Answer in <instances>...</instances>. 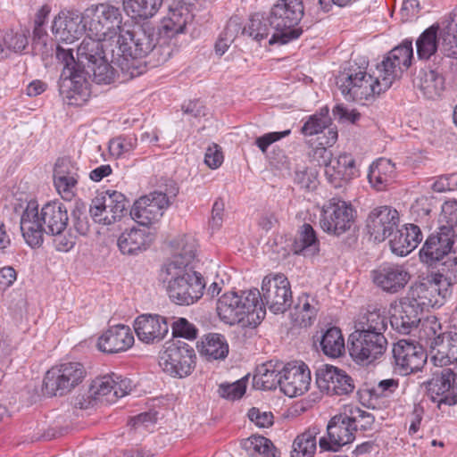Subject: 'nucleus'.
Masks as SVG:
<instances>
[{
    "label": "nucleus",
    "instance_id": "f257e3e1",
    "mask_svg": "<svg viewBox=\"0 0 457 457\" xmlns=\"http://www.w3.org/2000/svg\"><path fill=\"white\" fill-rule=\"evenodd\" d=\"M68 222V211L62 203L48 202L38 211L36 202H29L21 215L20 228L26 244L32 248L43 244L46 233L55 237L56 250L68 252L75 245L73 236L62 237Z\"/></svg>",
    "mask_w": 457,
    "mask_h": 457
},
{
    "label": "nucleus",
    "instance_id": "f03ea898",
    "mask_svg": "<svg viewBox=\"0 0 457 457\" xmlns=\"http://www.w3.org/2000/svg\"><path fill=\"white\" fill-rule=\"evenodd\" d=\"M117 44L125 60H138L149 55L153 66L166 62L172 54V47L162 46L159 38L156 41L154 29L148 26L122 29Z\"/></svg>",
    "mask_w": 457,
    "mask_h": 457
},
{
    "label": "nucleus",
    "instance_id": "7ed1b4c3",
    "mask_svg": "<svg viewBox=\"0 0 457 457\" xmlns=\"http://www.w3.org/2000/svg\"><path fill=\"white\" fill-rule=\"evenodd\" d=\"M259 298L260 291L256 288L241 291L240 294L234 291L223 294L216 305L219 319L229 326L244 322L246 319L249 325L256 326L266 315Z\"/></svg>",
    "mask_w": 457,
    "mask_h": 457
},
{
    "label": "nucleus",
    "instance_id": "20e7f679",
    "mask_svg": "<svg viewBox=\"0 0 457 457\" xmlns=\"http://www.w3.org/2000/svg\"><path fill=\"white\" fill-rule=\"evenodd\" d=\"M162 283L170 299L179 305H190L202 298L205 281L201 273L193 268L165 263L160 272Z\"/></svg>",
    "mask_w": 457,
    "mask_h": 457
},
{
    "label": "nucleus",
    "instance_id": "39448f33",
    "mask_svg": "<svg viewBox=\"0 0 457 457\" xmlns=\"http://www.w3.org/2000/svg\"><path fill=\"white\" fill-rule=\"evenodd\" d=\"M440 49L450 58L457 59V10L426 29L416 40L417 56L428 61Z\"/></svg>",
    "mask_w": 457,
    "mask_h": 457
},
{
    "label": "nucleus",
    "instance_id": "423d86ee",
    "mask_svg": "<svg viewBox=\"0 0 457 457\" xmlns=\"http://www.w3.org/2000/svg\"><path fill=\"white\" fill-rule=\"evenodd\" d=\"M269 14L270 26L274 30L270 45H285L302 35L303 29L297 27L304 14L302 0H278Z\"/></svg>",
    "mask_w": 457,
    "mask_h": 457
},
{
    "label": "nucleus",
    "instance_id": "0eeeda50",
    "mask_svg": "<svg viewBox=\"0 0 457 457\" xmlns=\"http://www.w3.org/2000/svg\"><path fill=\"white\" fill-rule=\"evenodd\" d=\"M380 73L374 78L367 73L366 68L356 62H349L344 71L337 77V85L342 95L347 100H368L375 95H379L388 88L381 86Z\"/></svg>",
    "mask_w": 457,
    "mask_h": 457
},
{
    "label": "nucleus",
    "instance_id": "6e6552de",
    "mask_svg": "<svg viewBox=\"0 0 457 457\" xmlns=\"http://www.w3.org/2000/svg\"><path fill=\"white\" fill-rule=\"evenodd\" d=\"M387 340L383 333L355 329L348 337V350L357 363H371L386 351Z\"/></svg>",
    "mask_w": 457,
    "mask_h": 457
},
{
    "label": "nucleus",
    "instance_id": "1a4fd4ad",
    "mask_svg": "<svg viewBox=\"0 0 457 457\" xmlns=\"http://www.w3.org/2000/svg\"><path fill=\"white\" fill-rule=\"evenodd\" d=\"M84 365L79 361H67L47 370L44 386L51 395H64L79 386L86 378Z\"/></svg>",
    "mask_w": 457,
    "mask_h": 457
},
{
    "label": "nucleus",
    "instance_id": "9d476101",
    "mask_svg": "<svg viewBox=\"0 0 457 457\" xmlns=\"http://www.w3.org/2000/svg\"><path fill=\"white\" fill-rule=\"evenodd\" d=\"M129 203L118 191H102L92 199L89 213L96 223L111 225L120 220L128 212Z\"/></svg>",
    "mask_w": 457,
    "mask_h": 457
},
{
    "label": "nucleus",
    "instance_id": "9b49d317",
    "mask_svg": "<svg viewBox=\"0 0 457 457\" xmlns=\"http://www.w3.org/2000/svg\"><path fill=\"white\" fill-rule=\"evenodd\" d=\"M89 35L98 38H112L122 29V16L118 7L101 4L85 12Z\"/></svg>",
    "mask_w": 457,
    "mask_h": 457
},
{
    "label": "nucleus",
    "instance_id": "f8f14e48",
    "mask_svg": "<svg viewBox=\"0 0 457 457\" xmlns=\"http://www.w3.org/2000/svg\"><path fill=\"white\" fill-rule=\"evenodd\" d=\"M413 60L412 40L404 39L378 65V71L382 77L380 87L389 88L393 82L401 78L403 73L411 67Z\"/></svg>",
    "mask_w": 457,
    "mask_h": 457
},
{
    "label": "nucleus",
    "instance_id": "ddd939ff",
    "mask_svg": "<svg viewBox=\"0 0 457 457\" xmlns=\"http://www.w3.org/2000/svg\"><path fill=\"white\" fill-rule=\"evenodd\" d=\"M448 295L449 288L432 274L411 286L404 298L421 314L425 309L443 305Z\"/></svg>",
    "mask_w": 457,
    "mask_h": 457
},
{
    "label": "nucleus",
    "instance_id": "4468645a",
    "mask_svg": "<svg viewBox=\"0 0 457 457\" xmlns=\"http://www.w3.org/2000/svg\"><path fill=\"white\" fill-rule=\"evenodd\" d=\"M259 302L273 313H283L292 304V291L287 278L283 274L268 275L262 283Z\"/></svg>",
    "mask_w": 457,
    "mask_h": 457
},
{
    "label": "nucleus",
    "instance_id": "2eb2a0df",
    "mask_svg": "<svg viewBox=\"0 0 457 457\" xmlns=\"http://www.w3.org/2000/svg\"><path fill=\"white\" fill-rule=\"evenodd\" d=\"M189 7L183 2H173L169 5L167 15L162 20L158 36L162 46L179 47V36L185 32L187 24L192 20Z\"/></svg>",
    "mask_w": 457,
    "mask_h": 457
},
{
    "label": "nucleus",
    "instance_id": "dca6fc26",
    "mask_svg": "<svg viewBox=\"0 0 457 457\" xmlns=\"http://www.w3.org/2000/svg\"><path fill=\"white\" fill-rule=\"evenodd\" d=\"M195 350L186 343H171L160 354L159 365L173 378H185L191 374L195 365Z\"/></svg>",
    "mask_w": 457,
    "mask_h": 457
},
{
    "label": "nucleus",
    "instance_id": "f3484780",
    "mask_svg": "<svg viewBox=\"0 0 457 457\" xmlns=\"http://www.w3.org/2000/svg\"><path fill=\"white\" fill-rule=\"evenodd\" d=\"M353 220L352 205L332 198L323 206L320 223L325 232L339 236L351 228Z\"/></svg>",
    "mask_w": 457,
    "mask_h": 457
},
{
    "label": "nucleus",
    "instance_id": "a211bd4d",
    "mask_svg": "<svg viewBox=\"0 0 457 457\" xmlns=\"http://www.w3.org/2000/svg\"><path fill=\"white\" fill-rule=\"evenodd\" d=\"M170 204V199L165 193L154 191L137 199L129 214L137 223L147 227L157 221Z\"/></svg>",
    "mask_w": 457,
    "mask_h": 457
},
{
    "label": "nucleus",
    "instance_id": "6ab92c4d",
    "mask_svg": "<svg viewBox=\"0 0 457 457\" xmlns=\"http://www.w3.org/2000/svg\"><path fill=\"white\" fill-rule=\"evenodd\" d=\"M354 438V427L343 409V411L329 420L327 426V436L320 438L319 445L321 451L338 452L344 445L352 443Z\"/></svg>",
    "mask_w": 457,
    "mask_h": 457
},
{
    "label": "nucleus",
    "instance_id": "aec40b11",
    "mask_svg": "<svg viewBox=\"0 0 457 457\" xmlns=\"http://www.w3.org/2000/svg\"><path fill=\"white\" fill-rule=\"evenodd\" d=\"M400 221L398 212L388 205L375 207L366 220V228L370 237L376 242H383L397 229Z\"/></svg>",
    "mask_w": 457,
    "mask_h": 457
},
{
    "label": "nucleus",
    "instance_id": "412c9836",
    "mask_svg": "<svg viewBox=\"0 0 457 457\" xmlns=\"http://www.w3.org/2000/svg\"><path fill=\"white\" fill-rule=\"evenodd\" d=\"M395 365L402 375L420 370L427 362V353L423 347L412 341L402 339L393 347Z\"/></svg>",
    "mask_w": 457,
    "mask_h": 457
},
{
    "label": "nucleus",
    "instance_id": "4be33fe9",
    "mask_svg": "<svg viewBox=\"0 0 457 457\" xmlns=\"http://www.w3.org/2000/svg\"><path fill=\"white\" fill-rule=\"evenodd\" d=\"M51 29L56 40L72 43L87 31L86 13L62 11L54 17Z\"/></svg>",
    "mask_w": 457,
    "mask_h": 457
},
{
    "label": "nucleus",
    "instance_id": "5701e85b",
    "mask_svg": "<svg viewBox=\"0 0 457 457\" xmlns=\"http://www.w3.org/2000/svg\"><path fill=\"white\" fill-rule=\"evenodd\" d=\"M316 384L319 389L328 395H342L354 389L353 378L341 369L324 365L316 371Z\"/></svg>",
    "mask_w": 457,
    "mask_h": 457
},
{
    "label": "nucleus",
    "instance_id": "b1692460",
    "mask_svg": "<svg viewBox=\"0 0 457 457\" xmlns=\"http://www.w3.org/2000/svg\"><path fill=\"white\" fill-rule=\"evenodd\" d=\"M457 378V371L452 367H443L433 373V378L428 384V395L438 407L442 404L454 405L457 398L451 390Z\"/></svg>",
    "mask_w": 457,
    "mask_h": 457
},
{
    "label": "nucleus",
    "instance_id": "393cba45",
    "mask_svg": "<svg viewBox=\"0 0 457 457\" xmlns=\"http://www.w3.org/2000/svg\"><path fill=\"white\" fill-rule=\"evenodd\" d=\"M323 157L329 158L325 162V176L328 183L335 188L344 187L355 175L354 159L351 154H343L337 158H330L331 153L322 149Z\"/></svg>",
    "mask_w": 457,
    "mask_h": 457
},
{
    "label": "nucleus",
    "instance_id": "a878e982",
    "mask_svg": "<svg viewBox=\"0 0 457 457\" xmlns=\"http://www.w3.org/2000/svg\"><path fill=\"white\" fill-rule=\"evenodd\" d=\"M454 231L450 227H439L438 231L431 234L423 245L420 254L423 262L432 264L440 262L452 252Z\"/></svg>",
    "mask_w": 457,
    "mask_h": 457
},
{
    "label": "nucleus",
    "instance_id": "bb28decb",
    "mask_svg": "<svg viewBox=\"0 0 457 457\" xmlns=\"http://www.w3.org/2000/svg\"><path fill=\"white\" fill-rule=\"evenodd\" d=\"M281 391L289 397L303 395L311 385V371L303 362L287 363L282 367Z\"/></svg>",
    "mask_w": 457,
    "mask_h": 457
},
{
    "label": "nucleus",
    "instance_id": "cd10ccee",
    "mask_svg": "<svg viewBox=\"0 0 457 457\" xmlns=\"http://www.w3.org/2000/svg\"><path fill=\"white\" fill-rule=\"evenodd\" d=\"M137 338L145 344L161 342L169 332L167 319L158 314H142L134 321Z\"/></svg>",
    "mask_w": 457,
    "mask_h": 457
},
{
    "label": "nucleus",
    "instance_id": "c85d7f7f",
    "mask_svg": "<svg viewBox=\"0 0 457 457\" xmlns=\"http://www.w3.org/2000/svg\"><path fill=\"white\" fill-rule=\"evenodd\" d=\"M411 278L407 270L398 264H384L372 271L373 282L383 291L395 294L403 289Z\"/></svg>",
    "mask_w": 457,
    "mask_h": 457
},
{
    "label": "nucleus",
    "instance_id": "c756f323",
    "mask_svg": "<svg viewBox=\"0 0 457 457\" xmlns=\"http://www.w3.org/2000/svg\"><path fill=\"white\" fill-rule=\"evenodd\" d=\"M78 168L67 158L58 159L54 169V184L61 197L71 201L77 190Z\"/></svg>",
    "mask_w": 457,
    "mask_h": 457
},
{
    "label": "nucleus",
    "instance_id": "7c9ffc66",
    "mask_svg": "<svg viewBox=\"0 0 457 457\" xmlns=\"http://www.w3.org/2000/svg\"><path fill=\"white\" fill-rule=\"evenodd\" d=\"M133 333L129 326L110 327L98 338L97 347L106 353L125 352L134 345Z\"/></svg>",
    "mask_w": 457,
    "mask_h": 457
},
{
    "label": "nucleus",
    "instance_id": "2f4dec72",
    "mask_svg": "<svg viewBox=\"0 0 457 457\" xmlns=\"http://www.w3.org/2000/svg\"><path fill=\"white\" fill-rule=\"evenodd\" d=\"M389 321L395 331L407 335L420 322V313L403 297L390 305Z\"/></svg>",
    "mask_w": 457,
    "mask_h": 457
},
{
    "label": "nucleus",
    "instance_id": "473e14b6",
    "mask_svg": "<svg viewBox=\"0 0 457 457\" xmlns=\"http://www.w3.org/2000/svg\"><path fill=\"white\" fill-rule=\"evenodd\" d=\"M422 239L420 228L414 224H407L401 229H396L390 239V248L394 253L405 256L413 251Z\"/></svg>",
    "mask_w": 457,
    "mask_h": 457
},
{
    "label": "nucleus",
    "instance_id": "72a5a7b5",
    "mask_svg": "<svg viewBox=\"0 0 457 457\" xmlns=\"http://www.w3.org/2000/svg\"><path fill=\"white\" fill-rule=\"evenodd\" d=\"M436 340V347L431 351V361L440 368L453 367L457 362V332H450L445 338Z\"/></svg>",
    "mask_w": 457,
    "mask_h": 457
},
{
    "label": "nucleus",
    "instance_id": "f704fd0d",
    "mask_svg": "<svg viewBox=\"0 0 457 457\" xmlns=\"http://www.w3.org/2000/svg\"><path fill=\"white\" fill-rule=\"evenodd\" d=\"M294 253L313 257L320 252V240L312 225L303 223L299 227L292 245Z\"/></svg>",
    "mask_w": 457,
    "mask_h": 457
},
{
    "label": "nucleus",
    "instance_id": "c9c22d12",
    "mask_svg": "<svg viewBox=\"0 0 457 457\" xmlns=\"http://www.w3.org/2000/svg\"><path fill=\"white\" fill-rule=\"evenodd\" d=\"M413 83L428 99L440 96L445 89V78L434 70H420Z\"/></svg>",
    "mask_w": 457,
    "mask_h": 457
},
{
    "label": "nucleus",
    "instance_id": "e433bc0d",
    "mask_svg": "<svg viewBox=\"0 0 457 457\" xmlns=\"http://www.w3.org/2000/svg\"><path fill=\"white\" fill-rule=\"evenodd\" d=\"M117 245L121 253L136 255L147 248L148 235L145 229L132 228L120 234Z\"/></svg>",
    "mask_w": 457,
    "mask_h": 457
},
{
    "label": "nucleus",
    "instance_id": "4c0bfd02",
    "mask_svg": "<svg viewBox=\"0 0 457 457\" xmlns=\"http://www.w3.org/2000/svg\"><path fill=\"white\" fill-rule=\"evenodd\" d=\"M395 176V164L388 159L380 158L370 165L368 179L374 188L382 191L394 181Z\"/></svg>",
    "mask_w": 457,
    "mask_h": 457
},
{
    "label": "nucleus",
    "instance_id": "58836bf2",
    "mask_svg": "<svg viewBox=\"0 0 457 457\" xmlns=\"http://www.w3.org/2000/svg\"><path fill=\"white\" fill-rule=\"evenodd\" d=\"M122 4L124 12L132 19L146 20L154 16L163 0H111Z\"/></svg>",
    "mask_w": 457,
    "mask_h": 457
},
{
    "label": "nucleus",
    "instance_id": "ea45409f",
    "mask_svg": "<svg viewBox=\"0 0 457 457\" xmlns=\"http://www.w3.org/2000/svg\"><path fill=\"white\" fill-rule=\"evenodd\" d=\"M281 363L274 364L269 361L257 368L253 376V385L262 390L276 389L278 386L281 388Z\"/></svg>",
    "mask_w": 457,
    "mask_h": 457
},
{
    "label": "nucleus",
    "instance_id": "a19ab883",
    "mask_svg": "<svg viewBox=\"0 0 457 457\" xmlns=\"http://www.w3.org/2000/svg\"><path fill=\"white\" fill-rule=\"evenodd\" d=\"M199 352L208 361L223 360L228 356V344L223 335L209 333L203 338Z\"/></svg>",
    "mask_w": 457,
    "mask_h": 457
},
{
    "label": "nucleus",
    "instance_id": "79ce46f5",
    "mask_svg": "<svg viewBox=\"0 0 457 457\" xmlns=\"http://www.w3.org/2000/svg\"><path fill=\"white\" fill-rule=\"evenodd\" d=\"M319 311L318 302L314 297L303 294L298 297L291 313L294 321L301 327H309L315 320Z\"/></svg>",
    "mask_w": 457,
    "mask_h": 457
},
{
    "label": "nucleus",
    "instance_id": "37998d69",
    "mask_svg": "<svg viewBox=\"0 0 457 457\" xmlns=\"http://www.w3.org/2000/svg\"><path fill=\"white\" fill-rule=\"evenodd\" d=\"M87 32V37L82 40L77 49L78 60L84 67L94 62H99L104 57L103 41L106 38H98Z\"/></svg>",
    "mask_w": 457,
    "mask_h": 457
},
{
    "label": "nucleus",
    "instance_id": "c03bdc74",
    "mask_svg": "<svg viewBox=\"0 0 457 457\" xmlns=\"http://www.w3.org/2000/svg\"><path fill=\"white\" fill-rule=\"evenodd\" d=\"M87 89L86 79L81 71H71L69 69L62 71L60 82V93L66 98L75 101L78 96Z\"/></svg>",
    "mask_w": 457,
    "mask_h": 457
},
{
    "label": "nucleus",
    "instance_id": "a18cd8bd",
    "mask_svg": "<svg viewBox=\"0 0 457 457\" xmlns=\"http://www.w3.org/2000/svg\"><path fill=\"white\" fill-rule=\"evenodd\" d=\"M197 243L192 236H183L177 244V250L167 263L192 268L190 265L196 255Z\"/></svg>",
    "mask_w": 457,
    "mask_h": 457
},
{
    "label": "nucleus",
    "instance_id": "49530a36",
    "mask_svg": "<svg viewBox=\"0 0 457 457\" xmlns=\"http://www.w3.org/2000/svg\"><path fill=\"white\" fill-rule=\"evenodd\" d=\"M324 354L337 358L345 353V340L341 330L337 327L328 328L320 342Z\"/></svg>",
    "mask_w": 457,
    "mask_h": 457
},
{
    "label": "nucleus",
    "instance_id": "de8ad7c7",
    "mask_svg": "<svg viewBox=\"0 0 457 457\" xmlns=\"http://www.w3.org/2000/svg\"><path fill=\"white\" fill-rule=\"evenodd\" d=\"M318 434L319 429L313 427L298 436L293 443L291 457H313L317 449Z\"/></svg>",
    "mask_w": 457,
    "mask_h": 457
},
{
    "label": "nucleus",
    "instance_id": "09e8293b",
    "mask_svg": "<svg viewBox=\"0 0 457 457\" xmlns=\"http://www.w3.org/2000/svg\"><path fill=\"white\" fill-rule=\"evenodd\" d=\"M242 447L253 457H278L272 442L262 436H253L242 442Z\"/></svg>",
    "mask_w": 457,
    "mask_h": 457
},
{
    "label": "nucleus",
    "instance_id": "8fccbe9b",
    "mask_svg": "<svg viewBox=\"0 0 457 457\" xmlns=\"http://www.w3.org/2000/svg\"><path fill=\"white\" fill-rule=\"evenodd\" d=\"M112 378V375L108 374L100 378H96L95 380H93L89 388L90 397L96 401L106 403H112L116 402V400H111V395L112 393H114L113 386L115 385Z\"/></svg>",
    "mask_w": 457,
    "mask_h": 457
},
{
    "label": "nucleus",
    "instance_id": "3c124183",
    "mask_svg": "<svg viewBox=\"0 0 457 457\" xmlns=\"http://www.w3.org/2000/svg\"><path fill=\"white\" fill-rule=\"evenodd\" d=\"M433 275L448 288L457 283V250H453L441 260L438 272Z\"/></svg>",
    "mask_w": 457,
    "mask_h": 457
},
{
    "label": "nucleus",
    "instance_id": "603ef678",
    "mask_svg": "<svg viewBox=\"0 0 457 457\" xmlns=\"http://www.w3.org/2000/svg\"><path fill=\"white\" fill-rule=\"evenodd\" d=\"M271 29H273L270 26V14L264 17L255 13L250 18L248 24L243 28L242 34H247L260 42L269 36Z\"/></svg>",
    "mask_w": 457,
    "mask_h": 457
},
{
    "label": "nucleus",
    "instance_id": "864d4df0",
    "mask_svg": "<svg viewBox=\"0 0 457 457\" xmlns=\"http://www.w3.org/2000/svg\"><path fill=\"white\" fill-rule=\"evenodd\" d=\"M330 122L331 120L328 116V109L325 107L320 110V113H315L308 117L301 129V132L306 137H312L328 128Z\"/></svg>",
    "mask_w": 457,
    "mask_h": 457
},
{
    "label": "nucleus",
    "instance_id": "5fc2aeb1",
    "mask_svg": "<svg viewBox=\"0 0 457 457\" xmlns=\"http://www.w3.org/2000/svg\"><path fill=\"white\" fill-rule=\"evenodd\" d=\"M87 73L92 74L93 80L97 84H110L114 80V69L108 63L105 57L99 62L87 64Z\"/></svg>",
    "mask_w": 457,
    "mask_h": 457
},
{
    "label": "nucleus",
    "instance_id": "6e6d98bb",
    "mask_svg": "<svg viewBox=\"0 0 457 457\" xmlns=\"http://www.w3.org/2000/svg\"><path fill=\"white\" fill-rule=\"evenodd\" d=\"M344 410L347 413L351 424L354 427V432L358 428L364 431L371 428L374 423V417L371 413L353 405H346Z\"/></svg>",
    "mask_w": 457,
    "mask_h": 457
},
{
    "label": "nucleus",
    "instance_id": "4d7b16f0",
    "mask_svg": "<svg viewBox=\"0 0 457 457\" xmlns=\"http://www.w3.org/2000/svg\"><path fill=\"white\" fill-rule=\"evenodd\" d=\"M386 318L379 310L369 311L356 326L355 329L381 332L386 329Z\"/></svg>",
    "mask_w": 457,
    "mask_h": 457
},
{
    "label": "nucleus",
    "instance_id": "13d9d810",
    "mask_svg": "<svg viewBox=\"0 0 457 457\" xmlns=\"http://www.w3.org/2000/svg\"><path fill=\"white\" fill-rule=\"evenodd\" d=\"M137 145L136 135H124L112 138L109 142L110 154L114 157H120L131 153Z\"/></svg>",
    "mask_w": 457,
    "mask_h": 457
},
{
    "label": "nucleus",
    "instance_id": "bf43d9fd",
    "mask_svg": "<svg viewBox=\"0 0 457 457\" xmlns=\"http://www.w3.org/2000/svg\"><path fill=\"white\" fill-rule=\"evenodd\" d=\"M421 330L423 337L426 338L427 343L429 344L431 351H434L436 347V339L437 338H445L446 334L441 333V324L436 317H430L425 320L421 324Z\"/></svg>",
    "mask_w": 457,
    "mask_h": 457
},
{
    "label": "nucleus",
    "instance_id": "052dcab7",
    "mask_svg": "<svg viewBox=\"0 0 457 457\" xmlns=\"http://www.w3.org/2000/svg\"><path fill=\"white\" fill-rule=\"evenodd\" d=\"M246 390V378H241L231 384H220L219 394L221 397L235 401L240 399Z\"/></svg>",
    "mask_w": 457,
    "mask_h": 457
},
{
    "label": "nucleus",
    "instance_id": "680f3d73",
    "mask_svg": "<svg viewBox=\"0 0 457 457\" xmlns=\"http://www.w3.org/2000/svg\"><path fill=\"white\" fill-rule=\"evenodd\" d=\"M172 335L193 340L197 337L198 329L185 318H179L171 324Z\"/></svg>",
    "mask_w": 457,
    "mask_h": 457
},
{
    "label": "nucleus",
    "instance_id": "e2e57ef3",
    "mask_svg": "<svg viewBox=\"0 0 457 457\" xmlns=\"http://www.w3.org/2000/svg\"><path fill=\"white\" fill-rule=\"evenodd\" d=\"M440 220L445 222L441 227H450L453 230L457 227V200H449L442 205Z\"/></svg>",
    "mask_w": 457,
    "mask_h": 457
},
{
    "label": "nucleus",
    "instance_id": "0e129e2a",
    "mask_svg": "<svg viewBox=\"0 0 457 457\" xmlns=\"http://www.w3.org/2000/svg\"><path fill=\"white\" fill-rule=\"evenodd\" d=\"M290 133V129L279 132L266 133L255 139V145L262 151V154H265L267 152L268 147L271 144L287 137Z\"/></svg>",
    "mask_w": 457,
    "mask_h": 457
},
{
    "label": "nucleus",
    "instance_id": "69168bd1",
    "mask_svg": "<svg viewBox=\"0 0 457 457\" xmlns=\"http://www.w3.org/2000/svg\"><path fill=\"white\" fill-rule=\"evenodd\" d=\"M456 187L457 175L454 173L439 176L435 179V181L431 185L432 190L438 193L452 191L454 190Z\"/></svg>",
    "mask_w": 457,
    "mask_h": 457
},
{
    "label": "nucleus",
    "instance_id": "338daca9",
    "mask_svg": "<svg viewBox=\"0 0 457 457\" xmlns=\"http://www.w3.org/2000/svg\"><path fill=\"white\" fill-rule=\"evenodd\" d=\"M4 40L7 49L15 53L23 51L29 44L27 37L21 33H7Z\"/></svg>",
    "mask_w": 457,
    "mask_h": 457
},
{
    "label": "nucleus",
    "instance_id": "774afa93",
    "mask_svg": "<svg viewBox=\"0 0 457 457\" xmlns=\"http://www.w3.org/2000/svg\"><path fill=\"white\" fill-rule=\"evenodd\" d=\"M111 375L113 376V380L115 382L114 385V393H112V398L111 400H117L118 398L123 397L129 394V392L132 390V382L129 378H122L120 375H117L115 373H112Z\"/></svg>",
    "mask_w": 457,
    "mask_h": 457
}]
</instances>
